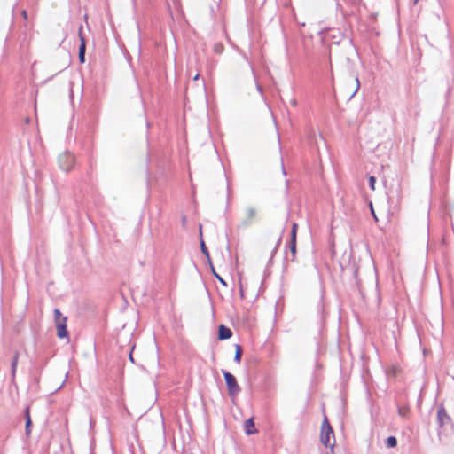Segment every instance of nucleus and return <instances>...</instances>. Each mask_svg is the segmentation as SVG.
<instances>
[{
    "label": "nucleus",
    "instance_id": "obj_22",
    "mask_svg": "<svg viewBox=\"0 0 454 454\" xmlns=\"http://www.w3.org/2000/svg\"><path fill=\"white\" fill-rule=\"evenodd\" d=\"M239 292H240L241 297H243L244 296V290H243L242 285H240Z\"/></svg>",
    "mask_w": 454,
    "mask_h": 454
},
{
    "label": "nucleus",
    "instance_id": "obj_20",
    "mask_svg": "<svg viewBox=\"0 0 454 454\" xmlns=\"http://www.w3.org/2000/svg\"><path fill=\"white\" fill-rule=\"evenodd\" d=\"M21 15H22V17H23L25 20H27V12H26L25 10H23V11L21 12Z\"/></svg>",
    "mask_w": 454,
    "mask_h": 454
},
{
    "label": "nucleus",
    "instance_id": "obj_4",
    "mask_svg": "<svg viewBox=\"0 0 454 454\" xmlns=\"http://www.w3.org/2000/svg\"><path fill=\"white\" fill-rule=\"evenodd\" d=\"M297 232L298 224L294 223L292 225L291 240L289 243V248L292 254V261H294L296 258Z\"/></svg>",
    "mask_w": 454,
    "mask_h": 454
},
{
    "label": "nucleus",
    "instance_id": "obj_12",
    "mask_svg": "<svg viewBox=\"0 0 454 454\" xmlns=\"http://www.w3.org/2000/svg\"><path fill=\"white\" fill-rule=\"evenodd\" d=\"M32 424L30 414H29V409L27 408L26 411V433L28 435L30 434L29 427Z\"/></svg>",
    "mask_w": 454,
    "mask_h": 454
},
{
    "label": "nucleus",
    "instance_id": "obj_3",
    "mask_svg": "<svg viewBox=\"0 0 454 454\" xmlns=\"http://www.w3.org/2000/svg\"><path fill=\"white\" fill-rule=\"evenodd\" d=\"M223 377L227 385L229 395L236 396L240 392V387L237 383L236 378L230 372H224Z\"/></svg>",
    "mask_w": 454,
    "mask_h": 454
},
{
    "label": "nucleus",
    "instance_id": "obj_23",
    "mask_svg": "<svg viewBox=\"0 0 454 454\" xmlns=\"http://www.w3.org/2000/svg\"><path fill=\"white\" fill-rule=\"evenodd\" d=\"M199 79V74H197L194 77H193V80H198Z\"/></svg>",
    "mask_w": 454,
    "mask_h": 454
},
{
    "label": "nucleus",
    "instance_id": "obj_24",
    "mask_svg": "<svg viewBox=\"0 0 454 454\" xmlns=\"http://www.w3.org/2000/svg\"><path fill=\"white\" fill-rule=\"evenodd\" d=\"M129 357H130V360L133 361V357H132L131 354H130Z\"/></svg>",
    "mask_w": 454,
    "mask_h": 454
},
{
    "label": "nucleus",
    "instance_id": "obj_15",
    "mask_svg": "<svg viewBox=\"0 0 454 454\" xmlns=\"http://www.w3.org/2000/svg\"><path fill=\"white\" fill-rule=\"evenodd\" d=\"M375 184H376V178L374 176H370L369 177V185H370V188L374 191L375 190Z\"/></svg>",
    "mask_w": 454,
    "mask_h": 454
},
{
    "label": "nucleus",
    "instance_id": "obj_19",
    "mask_svg": "<svg viewBox=\"0 0 454 454\" xmlns=\"http://www.w3.org/2000/svg\"><path fill=\"white\" fill-rule=\"evenodd\" d=\"M79 59L81 63H84L85 61V53H79Z\"/></svg>",
    "mask_w": 454,
    "mask_h": 454
},
{
    "label": "nucleus",
    "instance_id": "obj_10",
    "mask_svg": "<svg viewBox=\"0 0 454 454\" xmlns=\"http://www.w3.org/2000/svg\"><path fill=\"white\" fill-rule=\"evenodd\" d=\"M245 215H246V219L248 222H251L256 217L257 212L254 208L249 207L246 210Z\"/></svg>",
    "mask_w": 454,
    "mask_h": 454
},
{
    "label": "nucleus",
    "instance_id": "obj_21",
    "mask_svg": "<svg viewBox=\"0 0 454 454\" xmlns=\"http://www.w3.org/2000/svg\"><path fill=\"white\" fill-rule=\"evenodd\" d=\"M213 271H215V270H213ZM214 274L217 277V278L220 280V282H222L224 286L226 285L225 282L215 272H214Z\"/></svg>",
    "mask_w": 454,
    "mask_h": 454
},
{
    "label": "nucleus",
    "instance_id": "obj_6",
    "mask_svg": "<svg viewBox=\"0 0 454 454\" xmlns=\"http://www.w3.org/2000/svg\"><path fill=\"white\" fill-rule=\"evenodd\" d=\"M232 335L231 330L223 325L219 326L218 338L219 340L230 339Z\"/></svg>",
    "mask_w": 454,
    "mask_h": 454
},
{
    "label": "nucleus",
    "instance_id": "obj_11",
    "mask_svg": "<svg viewBox=\"0 0 454 454\" xmlns=\"http://www.w3.org/2000/svg\"><path fill=\"white\" fill-rule=\"evenodd\" d=\"M242 356V348L239 345L235 346V356L234 360L239 364Z\"/></svg>",
    "mask_w": 454,
    "mask_h": 454
},
{
    "label": "nucleus",
    "instance_id": "obj_14",
    "mask_svg": "<svg viewBox=\"0 0 454 454\" xmlns=\"http://www.w3.org/2000/svg\"><path fill=\"white\" fill-rule=\"evenodd\" d=\"M18 358H19V355L16 354L15 356L13 357V361L12 363V373L13 374L15 373V370H16V367H17Z\"/></svg>",
    "mask_w": 454,
    "mask_h": 454
},
{
    "label": "nucleus",
    "instance_id": "obj_18",
    "mask_svg": "<svg viewBox=\"0 0 454 454\" xmlns=\"http://www.w3.org/2000/svg\"><path fill=\"white\" fill-rule=\"evenodd\" d=\"M370 209H371V213H372V215L373 219L375 220V222H378L379 219H378V217H377V215L375 214V211H374V208L372 207V202L370 203Z\"/></svg>",
    "mask_w": 454,
    "mask_h": 454
},
{
    "label": "nucleus",
    "instance_id": "obj_17",
    "mask_svg": "<svg viewBox=\"0 0 454 454\" xmlns=\"http://www.w3.org/2000/svg\"><path fill=\"white\" fill-rule=\"evenodd\" d=\"M446 416H447V415H446V412H445L444 409H440V410L438 411V417H439V419H440V420H441V423H442V419H443V417H446Z\"/></svg>",
    "mask_w": 454,
    "mask_h": 454
},
{
    "label": "nucleus",
    "instance_id": "obj_5",
    "mask_svg": "<svg viewBox=\"0 0 454 454\" xmlns=\"http://www.w3.org/2000/svg\"><path fill=\"white\" fill-rule=\"evenodd\" d=\"M244 427L246 434L248 435L255 434L258 433V430L255 428L253 418H250L245 421Z\"/></svg>",
    "mask_w": 454,
    "mask_h": 454
},
{
    "label": "nucleus",
    "instance_id": "obj_16",
    "mask_svg": "<svg viewBox=\"0 0 454 454\" xmlns=\"http://www.w3.org/2000/svg\"><path fill=\"white\" fill-rule=\"evenodd\" d=\"M200 250L206 256H209L207 249L202 240H200Z\"/></svg>",
    "mask_w": 454,
    "mask_h": 454
},
{
    "label": "nucleus",
    "instance_id": "obj_2",
    "mask_svg": "<svg viewBox=\"0 0 454 454\" xmlns=\"http://www.w3.org/2000/svg\"><path fill=\"white\" fill-rule=\"evenodd\" d=\"M58 162L62 170L69 172L75 165V156L70 153H64L59 155Z\"/></svg>",
    "mask_w": 454,
    "mask_h": 454
},
{
    "label": "nucleus",
    "instance_id": "obj_1",
    "mask_svg": "<svg viewBox=\"0 0 454 454\" xmlns=\"http://www.w3.org/2000/svg\"><path fill=\"white\" fill-rule=\"evenodd\" d=\"M320 442L325 448L333 449L335 444V436L326 416L324 417L320 430Z\"/></svg>",
    "mask_w": 454,
    "mask_h": 454
},
{
    "label": "nucleus",
    "instance_id": "obj_7",
    "mask_svg": "<svg viewBox=\"0 0 454 454\" xmlns=\"http://www.w3.org/2000/svg\"><path fill=\"white\" fill-rule=\"evenodd\" d=\"M57 335L59 338H68V332L67 330V323L56 325Z\"/></svg>",
    "mask_w": 454,
    "mask_h": 454
},
{
    "label": "nucleus",
    "instance_id": "obj_9",
    "mask_svg": "<svg viewBox=\"0 0 454 454\" xmlns=\"http://www.w3.org/2000/svg\"><path fill=\"white\" fill-rule=\"evenodd\" d=\"M67 317H64L59 309H54V321L56 325L67 323Z\"/></svg>",
    "mask_w": 454,
    "mask_h": 454
},
{
    "label": "nucleus",
    "instance_id": "obj_8",
    "mask_svg": "<svg viewBox=\"0 0 454 454\" xmlns=\"http://www.w3.org/2000/svg\"><path fill=\"white\" fill-rule=\"evenodd\" d=\"M82 30H83L82 26H81L79 28V31H78V36L81 41V43L79 46V53H85V50H86V43H85V38L82 35Z\"/></svg>",
    "mask_w": 454,
    "mask_h": 454
},
{
    "label": "nucleus",
    "instance_id": "obj_13",
    "mask_svg": "<svg viewBox=\"0 0 454 454\" xmlns=\"http://www.w3.org/2000/svg\"><path fill=\"white\" fill-rule=\"evenodd\" d=\"M387 446L389 448H394L397 444V440L395 436H389L387 438Z\"/></svg>",
    "mask_w": 454,
    "mask_h": 454
}]
</instances>
